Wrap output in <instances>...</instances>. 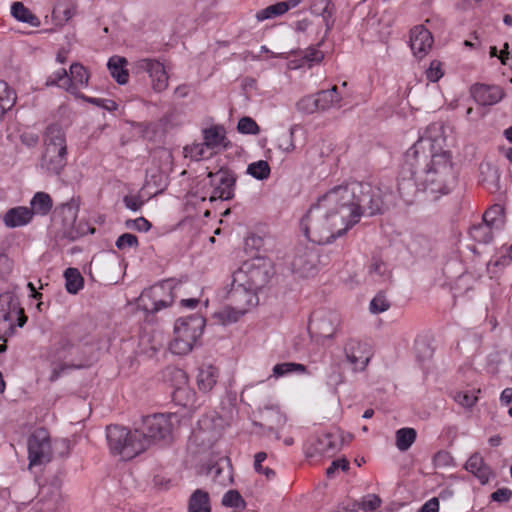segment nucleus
<instances>
[{"mask_svg": "<svg viewBox=\"0 0 512 512\" xmlns=\"http://www.w3.org/2000/svg\"><path fill=\"white\" fill-rule=\"evenodd\" d=\"M392 192L371 183L350 181L337 185L318 197L300 222L313 243L328 244L357 224L362 215L383 213Z\"/></svg>", "mask_w": 512, "mask_h": 512, "instance_id": "f257e3e1", "label": "nucleus"}, {"mask_svg": "<svg viewBox=\"0 0 512 512\" xmlns=\"http://www.w3.org/2000/svg\"><path fill=\"white\" fill-rule=\"evenodd\" d=\"M444 142L442 126L432 123L406 151L404 165L408 167L411 178L398 183L401 197H405L406 188H414L417 182L431 193H449L455 175L450 153L442 150Z\"/></svg>", "mask_w": 512, "mask_h": 512, "instance_id": "f03ea898", "label": "nucleus"}, {"mask_svg": "<svg viewBox=\"0 0 512 512\" xmlns=\"http://www.w3.org/2000/svg\"><path fill=\"white\" fill-rule=\"evenodd\" d=\"M106 438L110 452L123 460H131L148 449V440L139 429L130 430L121 425H109Z\"/></svg>", "mask_w": 512, "mask_h": 512, "instance_id": "7ed1b4c3", "label": "nucleus"}, {"mask_svg": "<svg viewBox=\"0 0 512 512\" xmlns=\"http://www.w3.org/2000/svg\"><path fill=\"white\" fill-rule=\"evenodd\" d=\"M274 274L275 270L272 261L269 258L257 256L244 261L234 271L232 278L239 285H247L258 292L267 286Z\"/></svg>", "mask_w": 512, "mask_h": 512, "instance_id": "20e7f679", "label": "nucleus"}, {"mask_svg": "<svg viewBox=\"0 0 512 512\" xmlns=\"http://www.w3.org/2000/svg\"><path fill=\"white\" fill-rule=\"evenodd\" d=\"M257 293V291L249 288L247 285H239L233 279L227 297L229 303L219 311V319L224 324L237 322L241 316L258 304L259 298Z\"/></svg>", "mask_w": 512, "mask_h": 512, "instance_id": "39448f33", "label": "nucleus"}, {"mask_svg": "<svg viewBox=\"0 0 512 512\" xmlns=\"http://www.w3.org/2000/svg\"><path fill=\"white\" fill-rule=\"evenodd\" d=\"M205 320L199 315L177 319L174 326V338L169 348L173 354L189 353L197 339L202 335Z\"/></svg>", "mask_w": 512, "mask_h": 512, "instance_id": "423d86ee", "label": "nucleus"}, {"mask_svg": "<svg viewBox=\"0 0 512 512\" xmlns=\"http://www.w3.org/2000/svg\"><path fill=\"white\" fill-rule=\"evenodd\" d=\"M27 321L24 309L18 299L11 293L0 295V353L6 351L7 337L15 332L16 327H23Z\"/></svg>", "mask_w": 512, "mask_h": 512, "instance_id": "0eeeda50", "label": "nucleus"}, {"mask_svg": "<svg viewBox=\"0 0 512 512\" xmlns=\"http://www.w3.org/2000/svg\"><path fill=\"white\" fill-rule=\"evenodd\" d=\"M89 78L90 74L82 64L73 63L70 66L69 74L64 68L58 69L48 76L46 85L57 86L72 95H77L80 89L88 86Z\"/></svg>", "mask_w": 512, "mask_h": 512, "instance_id": "6e6552de", "label": "nucleus"}, {"mask_svg": "<svg viewBox=\"0 0 512 512\" xmlns=\"http://www.w3.org/2000/svg\"><path fill=\"white\" fill-rule=\"evenodd\" d=\"M209 189L203 197L210 201L230 200L234 197L237 176L231 169L221 167L216 172H209L207 175Z\"/></svg>", "mask_w": 512, "mask_h": 512, "instance_id": "1a4fd4ad", "label": "nucleus"}, {"mask_svg": "<svg viewBox=\"0 0 512 512\" xmlns=\"http://www.w3.org/2000/svg\"><path fill=\"white\" fill-rule=\"evenodd\" d=\"M176 422L175 414L157 413L145 416L139 430L147 438L149 447L153 441L170 439Z\"/></svg>", "mask_w": 512, "mask_h": 512, "instance_id": "9d476101", "label": "nucleus"}, {"mask_svg": "<svg viewBox=\"0 0 512 512\" xmlns=\"http://www.w3.org/2000/svg\"><path fill=\"white\" fill-rule=\"evenodd\" d=\"M173 289L171 281H164L144 290L140 296L144 309L150 312H158L170 306L174 301Z\"/></svg>", "mask_w": 512, "mask_h": 512, "instance_id": "9b49d317", "label": "nucleus"}, {"mask_svg": "<svg viewBox=\"0 0 512 512\" xmlns=\"http://www.w3.org/2000/svg\"><path fill=\"white\" fill-rule=\"evenodd\" d=\"M343 352L345 361L353 372L364 371L373 356L372 348L367 342L354 338L345 342Z\"/></svg>", "mask_w": 512, "mask_h": 512, "instance_id": "f8f14e48", "label": "nucleus"}, {"mask_svg": "<svg viewBox=\"0 0 512 512\" xmlns=\"http://www.w3.org/2000/svg\"><path fill=\"white\" fill-rule=\"evenodd\" d=\"M52 458L51 440L45 429L34 431L28 439L29 466L47 463Z\"/></svg>", "mask_w": 512, "mask_h": 512, "instance_id": "ddd939ff", "label": "nucleus"}, {"mask_svg": "<svg viewBox=\"0 0 512 512\" xmlns=\"http://www.w3.org/2000/svg\"><path fill=\"white\" fill-rule=\"evenodd\" d=\"M135 73H148L155 92H162L168 86V75L164 65L156 59L143 58L135 61L132 67Z\"/></svg>", "mask_w": 512, "mask_h": 512, "instance_id": "4468645a", "label": "nucleus"}, {"mask_svg": "<svg viewBox=\"0 0 512 512\" xmlns=\"http://www.w3.org/2000/svg\"><path fill=\"white\" fill-rule=\"evenodd\" d=\"M341 445L339 435L327 433L310 440L305 446V453L309 458L332 457L340 450Z\"/></svg>", "mask_w": 512, "mask_h": 512, "instance_id": "2eb2a0df", "label": "nucleus"}, {"mask_svg": "<svg viewBox=\"0 0 512 512\" xmlns=\"http://www.w3.org/2000/svg\"><path fill=\"white\" fill-rule=\"evenodd\" d=\"M431 32L423 25L415 26L410 31V48L413 54L421 59L428 54L433 45Z\"/></svg>", "mask_w": 512, "mask_h": 512, "instance_id": "dca6fc26", "label": "nucleus"}, {"mask_svg": "<svg viewBox=\"0 0 512 512\" xmlns=\"http://www.w3.org/2000/svg\"><path fill=\"white\" fill-rule=\"evenodd\" d=\"M318 263V254L314 250L305 249L297 254L292 263V270L301 277L313 275Z\"/></svg>", "mask_w": 512, "mask_h": 512, "instance_id": "f3484780", "label": "nucleus"}, {"mask_svg": "<svg viewBox=\"0 0 512 512\" xmlns=\"http://www.w3.org/2000/svg\"><path fill=\"white\" fill-rule=\"evenodd\" d=\"M39 497L43 505L41 509L45 512H54L61 502L59 481L55 480L50 484L42 485L39 490Z\"/></svg>", "mask_w": 512, "mask_h": 512, "instance_id": "a211bd4d", "label": "nucleus"}, {"mask_svg": "<svg viewBox=\"0 0 512 512\" xmlns=\"http://www.w3.org/2000/svg\"><path fill=\"white\" fill-rule=\"evenodd\" d=\"M474 100L483 106L494 105L503 97V91L498 86L476 84L471 89Z\"/></svg>", "mask_w": 512, "mask_h": 512, "instance_id": "6ab92c4d", "label": "nucleus"}, {"mask_svg": "<svg viewBox=\"0 0 512 512\" xmlns=\"http://www.w3.org/2000/svg\"><path fill=\"white\" fill-rule=\"evenodd\" d=\"M203 142L213 154L221 149H225L228 145L225 128L221 125H213L202 131Z\"/></svg>", "mask_w": 512, "mask_h": 512, "instance_id": "aec40b11", "label": "nucleus"}, {"mask_svg": "<svg viewBox=\"0 0 512 512\" xmlns=\"http://www.w3.org/2000/svg\"><path fill=\"white\" fill-rule=\"evenodd\" d=\"M67 163V149L65 151H56L45 149L42 159L41 167L50 174H60Z\"/></svg>", "mask_w": 512, "mask_h": 512, "instance_id": "412c9836", "label": "nucleus"}, {"mask_svg": "<svg viewBox=\"0 0 512 512\" xmlns=\"http://www.w3.org/2000/svg\"><path fill=\"white\" fill-rule=\"evenodd\" d=\"M43 139L45 149L56 151H65L67 149L65 133L57 124L49 125L46 128Z\"/></svg>", "mask_w": 512, "mask_h": 512, "instance_id": "4be33fe9", "label": "nucleus"}, {"mask_svg": "<svg viewBox=\"0 0 512 512\" xmlns=\"http://www.w3.org/2000/svg\"><path fill=\"white\" fill-rule=\"evenodd\" d=\"M127 65V59L118 55L111 56L107 62V68L111 77L120 85H125L129 81Z\"/></svg>", "mask_w": 512, "mask_h": 512, "instance_id": "5701e85b", "label": "nucleus"}, {"mask_svg": "<svg viewBox=\"0 0 512 512\" xmlns=\"http://www.w3.org/2000/svg\"><path fill=\"white\" fill-rule=\"evenodd\" d=\"M465 469L473 474L481 484L488 483L492 474L490 467L484 463L479 453H475L469 457L465 464Z\"/></svg>", "mask_w": 512, "mask_h": 512, "instance_id": "b1692460", "label": "nucleus"}, {"mask_svg": "<svg viewBox=\"0 0 512 512\" xmlns=\"http://www.w3.org/2000/svg\"><path fill=\"white\" fill-rule=\"evenodd\" d=\"M32 212L28 207L18 206L9 209L3 216L5 226L9 228L27 225L32 220Z\"/></svg>", "mask_w": 512, "mask_h": 512, "instance_id": "393cba45", "label": "nucleus"}, {"mask_svg": "<svg viewBox=\"0 0 512 512\" xmlns=\"http://www.w3.org/2000/svg\"><path fill=\"white\" fill-rule=\"evenodd\" d=\"M219 370L213 365H202L197 374L198 389L207 393L213 389L218 381Z\"/></svg>", "mask_w": 512, "mask_h": 512, "instance_id": "a878e982", "label": "nucleus"}, {"mask_svg": "<svg viewBox=\"0 0 512 512\" xmlns=\"http://www.w3.org/2000/svg\"><path fill=\"white\" fill-rule=\"evenodd\" d=\"M188 512H211V500L207 491L196 489L189 497Z\"/></svg>", "mask_w": 512, "mask_h": 512, "instance_id": "bb28decb", "label": "nucleus"}, {"mask_svg": "<svg viewBox=\"0 0 512 512\" xmlns=\"http://www.w3.org/2000/svg\"><path fill=\"white\" fill-rule=\"evenodd\" d=\"M482 220L495 232L502 230L506 221L504 207L500 204L492 205L484 212Z\"/></svg>", "mask_w": 512, "mask_h": 512, "instance_id": "cd10ccee", "label": "nucleus"}, {"mask_svg": "<svg viewBox=\"0 0 512 512\" xmlns=\"http://www.w3.org/2000/svg\"><path fill=\"white\" fill-rule=\"evenodd\" d=\"M76 13V5L72 0H57L52 16L58 25L67 23Z\"/></svg>", "mask_w": 512, "mask_h": 512, "instance_id": "c85d7f7f", "label": "nucleus"}, {"mask_svg": "<svg viewBox=\"0 0 512 512\" xmlns=\"http://www.w3.org/2000/svg\"><path fill=\"white\" fill-rule=\"evenodd\" d=\"M11 15L18 21L29 24L32 27H39L40 19L22 2H14L11 5Z\"/></svg>", "mask_w": 512, "mask_h": 512, "instance_id": "c756f323", "label": "nucleus"}, {"mask_svg": "<svg viewBox=\"0 0 512 512\" xmlns=\"http://www.w3.org/2000/svg\"><path fill=\"white\" fill-rule=\"evenodd\" d=\"M326 384L333 389L345 382L343 364L340 360H333L325 371Z\"/></svg>", "mask_w": 512, "mask_h": 512, "instance_id": "7c9ffc66", "label": "nucleus"}, {"mask_svg": "<svg viewBox=\"0 0 512 512\" xmlns=\"http://www.w3.org/2000/svg\"><path fill=\"white\" fill-rule=\"evenodd\" d=\"M32 212V216L34 214L37 215H47L52 209L53 202L52 198L48 193L45 192H37L30 201Z\"/></svg>", "mask_w": 512, "mask_h": 512, "instance_id": "2f4dec72", "label": "nucleus"}, {"mask_svg": "<svg viewBox=\"0 0 512 512\" xmlns=\"http://www.w3.org/2000/svg\"><path fill=\"white\" fill-rule=\"evenodd\" d=\"M495 231L486 224L483 220L480 223L472 224L469 229L470 237L483 244H488L492 241Z\"/></svg>", "mask_w": 512, "mask_h": 512, "instance_id": "473e14b6", "label": "nucleus"}, {"mask_svg": "<svg viewBox=\"0 0 512 512\" xmlns=\"http://www.w3.org/2000/svg\"><path fill=\"white\" fill-rule=\"evenodd\" d=\"M368 272L374 277V280L378 282L389 281L392 276L388 265L378 257H373L371 259Z\"/></svg>", "mask_w": 512, "mask_h": 512, "instance_id": "72a5a7b5", "label": "nucleus"}, {"mask_svg": "<svg viewBox=\"0 0 512 512\" xmlns=\"http://www.w3.org/2000/svg\"><path fill=\"white\" fill-rule=\"evenodd\" d=\"M315 97L319 111L329 109L330 107L338 104L341 100L337 91V86H333L331 89L328 90H322L316 93Z\"/></svg>", "mask_w": 512, "mask_h": 512, "instance_id": "f704fd0d", "label": "nucleus"}, {"mask_svg": "<svg viewBox=\"0 0 512 512\" xmlns=\"http://www.w3.org/2000/svg\"><path fill=\"white\" fill-rule=\"evenodd\" d=\"M15 103L16 93L14 90L5 81H0V119Z\"/></svg>", "mask_w": 512, "mask_h": 512, "instance_id": "c9c22d12", "label": "nucleus"}, {"mask_svg": "<svg viewBox=\"0 0 512 512\" xmlns=\"http://www.w3.org/2000/svg\"><path fill=\"white\" fill-rule=\"evenodd\" d=\"M64 278L66 290L70 294H77L84 286V279L77 268H67Z\"/></svg>", "mask_w": 512, "mask_h": 512, "instance_id": "e433bc0d", "label": "nucleus"}, {"mask_svg": "<svg viewBox=\"0 0 512 512\" xmlns=\"http://www.w3.org/2000/svg\"><path fill=\"white\" fill-rule=\"evenodd\" d=\"M292 373L310 374L307 367L300 363L284 362L276 364L273 367V376L276 378L283 377Z\"/></svg>", "mask_w": 512, "mask_h": 512, "instance_id": "4c0bfd02", "label": "nucleus"}, {"mask_svg": "<svg viewBox=\"0 0 512 512\" xmlns=\"http://www.w3.org/2000/svg\"><path fill=\"white\" fill-rule=\"evenodd\" d=\"M184 155L193 161H201L213 155V152L204 145V142L193 143L184 147Z\"/></svg>", "mask_w": 512, "mask_h": 512, "instance_id": "58836bf2", "label": "nucleus"}, {"mask_svg": "<svg viewBox=\"0 0 512 512\" xmlns=\"http://www.w3.org/2000/svg\"><path fill=\"white\" fill-rule=\"evenodd\" d=\"M417 432L414 428H401L396 432V446L400 451L408 450L415 442Z\"/></svg>", "mask_w": 512, "mask_h": 512, "instance_id": "ea45409f", "label": "nucleus"}, {"mask_svg": "<svg viewBox=\"0 0 512 512\" xmlns=\"http://www.w3.org/2000/svg\"><path fill=\"white\" fill-rule=\"evenodd\" d=\"M209 474L212 476L215 483L221 486H227L232 483L231 467L227 464L226 467H221L219 463L209 469Z\"/></svg>", "mask_w": 512, "mask_h": 512, "instance_id": "a19ab883", "label": "nucleus"}, {"mask_svg": "<svg viewBox=\"0 0 512 512\" xmlns=\"http://www.w3.org/2000/svg\"><path fill=\"white\" fill-rule=\"evenodd\" d=\"M270 172L271 168L265 160L252 162L247 167V173L257 180H265L269 178Z\"/></svg>", "mask_w": 512, "mask_h": 512, "instance_id": "79ce46f5", "label": "nucleus"}, {"mask_svg": "<svg viewBox=\"0 0 512 512\" xmlns=\"http://www.w3.org/2000/svg\"><path fill=\"white\" fill-rule=\"evenodd\" d=\"M287 12V6L282 1L270 5L257 12L256 17L259 21L281 16Z\"/></svg>", "mask_w": 512, "mask_h": 512, "instance_id": "37998d69", "label": "nucleus"}, {"mask_svg": "<svg viewBox=\"0 0 512 512\" xmlns=\"http://www.w3.org/2000/svg\"><path fill=\"white\" fill-rule=\"evenodd\" d=\"M319 45L309 46L302 52V60L308 64L309 67L319 64L324 59V53L319 49Z\"/></svg>", "mask_w": 512, "mask_h": 512, "instance_id": "c03bdc74", "label": "nucleus"}, {"mask_svg": "<svg viewBox=\"0 0 512 512\" xmlns=\"http://www.w3.org/2000/svg\"><path fill=\"white\" fill-rule=\"evenodd\" d=\"M222 505L240 509L244 508L246 503L237 490H229L223 495Z\"/></svg>", "mask_w": 512, "mask_h": 512, "instance_id": "a18cd8bd", "label": "nucleus"}, {"mask_svg": "<svg viewBox=\"0 0 512 512\" xmlns=\"http://www.w3.org/2000/svg\"><path fill=\"white\" fill-rule=\"evenodd\" d=\"M453 399L464 408H472L478 401L477 395L471 391H457Z\"/></svg>", "mask_w": 512, "mask_h": 512, "instance_id": "49530a36", "label": "nucleus"}, {"mask_svg": "<svg viewBox=\"0 0 512 512\" xmlns=\"http://www.w3.org/2000/svg\"><path fill=\"white\" fill-rule=\"evenodd\" d=\"M296 106H297V109L300 112H303V113H306V114H313V113L319 111L315 94L314 95H308V96H305V97L301 98L297 102Z\"/></svg>", "mask_w": 512, "mask_h": 512, "instance_id": "de8ad7c7", "label": "nucleus"}, {"mask_svg": "<svg viewBox=\"0 0 512 512\" xmlns=\"http://www.w3.org/2000/svg\"><path fill=\"white\" fill-rule=\"evenodd\" d=\"M390 308V303L383 292H379L370 302L371 313H382Z\"/></svg>", "mask_w": 512, "mask_h": 512, "instance_id": "09e8293b", "label": "nucleus"}, {"mask_svg": "<svg viewBox=\"0 0 512 512\" xmlns=\"http://www.w3.org/2000/svg\"><path fill=\"white\" fill-rule=\"evenodd\" d=\"M267 458V454L265 452H258L255 455L254 468L256 472L260 474H264L268 480L273 479L276 475L275 471L269 467L263 468L262 462H264Z\"/></svg>", "mask_w": 512, "mask_h": 512, "instance_id": "8fccbe9b", "label": "nucleus"}, {"mask_svg": "<svg viewBox=\"0 0 512 512\" xmlns=\"http://www.w3.org/2000/svg\"><path fill=\"white\" fill-rule=\"evenodd\" d=\"M237 129L242 134L255 135L259 133L258 124L250 117H243L239 120Z\"/></svg>", "mask_w": 512, "mask_h": 512, "instance_id": "3c124183", "label": "nucleus"}, {"mask_svg": "<svg viewBox=\"0 0 512 512\" xmlns=\"http://www.w3.org/2000/svg\"><path fill=\"white\" fill-rule=\"evenodd\" d=\"M115 245L119 250H125L128 248H137L139 242L134 234L124 233L117 238Z\"/></svg>", "mask_w": 512, "mask_h": 512, "instance_id": "603ef678", "label": "nucleus"}, {"mask_svg": "<svg viewBox=\"0 0 512 512\" xmlns=\"http://www.w3.org/2000/svg\"><path fill=\"white\" fill-rule=\"evenodd\" d=\"M125 225L128 229L139 232H147L151 228V223L144 217L129 219L126 221Z\"/></svg>", "mask_w": 512, "mask_h": 512, "instance_id": "864d4df0", "label": "nucleus"}, {"mask_svg": "<svg viewBox=\"0 0 512 512\" xmlns=\"http://www.w3.org/2000/svg\"><path fill=\"white\" fill-rule=\"evenodd\" d=\"M443 74L442 64L438 60H433L426 71V77L431 82H437Z\"/></svg>", "mask_w": 512, "mask_h": 512, "instance_id": "5fc2aeb1", "label": "nucleus"}, {"mask_svg": "<svg viewBox=\"0 0 512 512\" xmlns=\"http://www.w3.org/2000/svg\"><path fill=\"white\" fill-rule=\"evenodd\" d=\"M512 497L509 488H499L491 494V499L496 502H508Z\"/></svg>", "mask_w": 512, "mask_h": 512, "instance_id": "6e6d98bb", "label": "nucleus"}, {"mask_svg": "<svg viewBox=\"0 0 512 512\" xmlns=\"http://www.w3.org/2000/svg\"><path fill=\"white\" fill-rule=\"evenodd\" d=\"M512 261L510 258L509 252H505L504 254L497 256L495 259H491L488 263L489 266L504 268L508 266Z\"/></svg>", "mask_w": 512, "mask_h": 512, "instance_id": "4d7b16f0", "label": "nucleus"}, {"mask_svg": "<svg viewBox=\"0 0 512 512\" xmlns=\"http://www.w3.org/2000/svg\"><path fill=\"white\" fill-rule=\"evenodd\" d=\"M380 504H381V499L376 495H368L363 500V508H364V510H368V511L376 510L378 507H380Z\"/></svg>", "mask_w": 512, "mask_h": 512, "instance_id": "13d9d810", "label": "nucleus"}, {"mask_svg": "<svg viewBox=\"0 0 512 512\" xmlns=\"http://www.w3.org/2000/svg\"><path fill=\"white\" fill-rule=\"evenodd\" d=\"M338 469H341L342 471L348 470L349 462L344 458L334 460L331 466L327 469V475L331 476Z\"/></svg>", "mask_w": 512, "mask_h": 512, "instance_id": "bf43d9fd", "label": "nucleus"}, {"mask_svg": "<svg viewBox=\"0 0 512 512\" xmlns=\"http://www.w3.org/2000/svg\"><path fill=\"white\" fill-rule=\"evenodd\" d=\"M123 202L125 206L132 211H138L142 206L141 200L137 196L133 195H126Z\"/></svg>", "mask_w": 512, "mask_h": 512, "instance_id": "052dcab7", "label": "nucleus"}, {"mask_svg": "<svg viewBox=\"0 0 512 512\" xmlns=\"http://www.w3.org/2000/svg\"><path fill=\"white\" fill-rule=\"evenodd\" d=\"M439 511V500L436 497L429 499L423 504L419 512H438Z\"/></svg>", "mask_w": 512, "mask_h": 512, "instance_id": "680f3d73", "label": "nucleus"}, {"mask_svg": "<svg viewBox=\"0 0 512 512\" xmlns=\"http://www.w3.org/2000/svg\"><path fill=\"white\" fill-rule=\"evenodd\" d=\"M499 400H500L501 404L505 405V406L512 403V387L505 388L501 392Z\"/></svg>", "mask_w": 512, "mask_h": 512, "instance_id": "e2e57ef3", "label": "nucleus"}, {"mask_svg": "<svg viewBox=\"0 0 512 512\" xmlns=\"http://www.w3.org/2000/svg\"><path fill=\"white\" fill-rule=\"evenodd\" d=\"M98 107L104 108L108 111H115L117 110L118 105L114 100L100 98V103Z\"/></svg>", "mask_w": 512, "mask_h": 512, "instance_id": "0e129e2a", "label": "nucleus"}, {"mask_svg": "<svg viewBox=\"0 0 512 512\" xmlns=\"http://www.w3.org/2000/svg\"><path fill=\"white\" fill-rule=\"evenodd\" d=\"M71 366H68L66 364H61L59 367H55L51 373V376H50V380L51 381H55L57 380L61 374L63 373V371L66 369V368H70Z\"/></svg>", "mask_w": 512, "mask_h": 512, "instance_id": "69168bd1", "label": "nucleus"}, {"mask_svg": "<svg viewBox=\"0 0 512 512\" xmlns=\"http://www.w3.org/2000/svg\"><path fill=\"white\" fill-rule=\"evenodd\" d=\"M76 98H80L84 100L85 102H88L90 104H93L95 106H99L100 98H94L84 95L83 93L77 92V95H74Z\"/></svg>", "mask_w": 512, "mask_h": 512, "instance_id": "338daca9", "label": "nucleus"}, {"mask_svg": "<svg viewBox=\"0 0 512 512\" xmlns=\"http://www.w3.org/2000/svg\"><path fill=\"white\" fill-rule=\"evenodd\" d=\"M199 303V300L196 299V298H190V299H182L181 300V305L183 307H186V308H189V309H194Z\"/></svg>", "mask_w": 512, "mask_h": 512, "instance_id": "774afa93", "label": "nucleus"}]
</instances>
